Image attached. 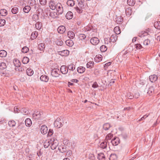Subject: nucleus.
I'll return each instance as SVG.
<instances>
[{
  "instance_id": "nucleus-1",
  "label": "nucleus",
  "mask_w": 160,
  "mask_h": 160,
  "mask_svg": "<svg viewBox=\"0 0 160 160\" xmlns=\"http://www.w3.org/2000/svg\"><path fill=\"white\" fill-rule=\"evenodd\" d=\"M51 148L52 150L55 149L58 145V142L57 140L56 139L54 138H51Z\"/></svg>"
},
{
  "instance_id": "nucleus-2",
  "label": "nucleus",
  "mask_w": 160,
  "mask_h": 160,
  "mask_svg": "<svg viewBox=\"0 0 160 160\" xmlns=\"http://www.w3.org/2000/svg\"><path fill=\"white\" fill-rule=\"evenodd\" d=\"M54 126L57 128H60L62 126V120L60 118H58L54 122Z\"/></svg>"
},
{
  "instance_id": "nucleus-3",
  "label": "nucleus",
  "mask_w": 160,
  "mask_h": 160,
  "mask_svg": "<svg viewBox=\"0 0 160 160\" xmlns=\"http://www.w3.org/2000/svg\"><path fill=\"white\" fill-rule=\"evenodd\" d=\"M60 72L58 69L54 68L52 70L51 72L52 75L54 77H58L60 75Z\"/></svg>"
},
{
  "instance_id": "nucleus-4",
  "label": "nucleus",
  "mask_w": 160,
  "mask_h": 160,
  "mask_svg": "<svg viewBox=\"0 0 160 160\" xmlns=\"http://www.w3.org/2000/svg\"><path fill=\"white\" fill-rule=\"evenodd\" d=\"M42 113L38 111H35L32 115V117L34 119H38L41 117Z\"/></svg>"
},
{
  "instance_id": "nucleus-5",
  "label": "nucleus",
  "mask_w": 160,
  "mask_h": 160,
  "mask_svg": "<svg viewBox=\"0 0 160 160\" xmlns=\"http://www.w3.org/2000/svg\"><path fill=\"white\" fill-rule=\"evenodd\" d=\"M58 8L56 10L57 12L59 14H61L63 12V10L62 6L60 3H58Z\"/></svg>"
},
{
  "instance_id": "nucleus-6",
  "label": "nucleus",
  "mask_w": 160,
  "mask_h": 160,
  "mask_svg": "<svg viewBox=\"0 0 160 160\" xmlns=\"http://www.w3.org/2000/svg\"><path fill=\"white\" fill-rule=\"evenodd\" d=\"M90 42L92 45H96L99 43V40L97 38L94 37L91 38Z\"/></svg>"
},
{
  "instance_id": "nucleus-7",
  "label": "nucleus",
  "mask_w": 160,
  "mask_h": 160,
  "mask_svg": "<svg viewBox=\"0 0 160 160\" xmlns=\"http://www.w3.org/2000/svg\"><path fill=\"white\" fill-rule=\"evenodd\" d=\"M149 31V29L145 31H142L138 33V36L140 38H143L148 35V32Z\"/></svg>"
},
{
  "instance_id": "nucleus-8",
  "label": "nucleus",
  "mask_w": 160,
  "mask_h": 160,
  "mask_svg": "<svg viewBox=\"0 0 160 160\" xmlns=\"http://www.w3.org/2000/svg\"><path fill=\"white\" fill-rule=\"evenodd\" d=\"M48 131V128L46 126L43 125L41 128L40 131L41 133L43 134H46Z\"/></svg>"
},
{
  "instance_id": "nucleus-9",
  "label": "nucleus",
  "mask_w": 160,
  "mask_h": 160,
  "mask_svg": "<svg viewBox=\"0 0 160 160\" xmlns=\"http://www.w3.org/2000/svg\"><path fill=\"white\" fill-rule=\"evenodd\" d=\"M158 77L155 74L151 75L149 77V79L150 81L152 82H156L158 79Z\"/></svg>"
},
{
  "instance_id": "nucleus-10",
  "label": "nucleus",
  "mask_w": 160,
  "mask_h": 160,
  "mask_svg": "<svg viewBox=\"0 0 160 160\" xmlns=\"http://www.w3.org/2000/svg\"><path fill=\"white\" fill-rule=\"evenodd\" d=\"M60 71L62 74H66L68 73V69L66 68V66L62 65L61 67Z\"/></svg>"
},
{
  "instance_id": "nucleus-11",
  "label": "nucleus",
  "mask_w": 160,
  "mask_h": 160,
  "mask_svg": "<svg viewBox=\"0 0 160 160\" xmlns=\"http://www.w3.org/2000/svg\"><path fill=\"white\" fill-rule=\"evenodd\" d=\"M120 140L118 138H115L111 140V142L113 145L116 146L120 143Z\"/></svg>"
},
{
  "instance_id": "nucleus-12",
  "label": "nucleus",
  "mask_w": 160,
  "mask_h": 160,
  "mask_svg": "<svg viewBox=\"0 0 160 160\" xmlns=\"http://www.w3.org/2000/svg\"><path fill=\"white\" fill-rule=\"evenodd\" d=\"M78 5L81 8H84L85 4L84 0H77Z\"/></svg>"
},
{
  "instance_id": "nucleus-13",
  "label": "nucleus",
  "mask_w": 160,
  "mask_h": 160,
  "mask_svg": "<svg viewBox=\"0 0 160 160\" xmlns=\"http://www.w3.org/2000/svg\"><path fill=\"white\" fill-rule=\"evenodd\" d=\"M59 54L62 56H67L69 54V51L67 50H65L58 52Z\"/></svg>"
},
{
  "instance_id": "nucleus-14",
  "label": "nucleus",
  "mask_w": 160,
  "mask_h": 160,
  "mask_svg": "<svg viewBox=\"0 0 160 160\" xmlns=\"http://www.w3.org/2000/svg\"><path fill=\"white\" fill-rule=\"evenodd\" d=\"M66 29L64 26H61L59 27L58 28V31L60 33H63L65 31Z\"/></svg>"
},
{
  "instance_id": "nucleus-15",
  "label": "nucleus",
  "mask_w": 160,
  "mask_h": 160,
  "mask_svg": "<svg viewBox=\"0 0 160 160\" xmlns=\"http://www.w3.org/2000/svg\"><path fill=\"white\" fill-rule=\"evenodd\" d=\"M40 79L42 81L47 82L48 81L49 78L47 76L43 75L40 77Z\"/></svg>"
},
{
  "instance_id": "nucleus-16",
  "label": "nucleus",
  "mask_w": 160,
  "mask_h": 160,
  "mask_svg": "<svg viewBox=\"0 0 160 160\" xmlns=\"http://www.w3.org/2000/svg\"><path fill=\"white\" fill-rule=\"evenodd\" d=\"M56 2H54L53 1H51L49 3V7L51 9L54 10L56 9Z\"/></svg>"
},
{
  "instance_id": "nucleus-17",
  "label": "nucleus",
  "mask_w": 160,
  "mask_h": 160,
  "mask_svg": "<svg viewBox=\"0 0 160 160\" xmlns=\"http://www.w3.org/2000/svg\"><path fill=\"white\" fill-rule=\"evenodd\" d=\"M102 57L100 54H98L94 58L95 61L96 62H99L102 61Z\"/></svg>"
},
{
  "instance_id": "nucleus-18",
  "label": "nucleus",
  "mask_w": 160,
  "mask_h": 160,
  "mask_svg": "<svg viewBox=\"0 0 160 160\" xmlns=\"http://www.w3.org/2000/svg\"><path fill=\"white\" fill-rule=\"evenodd\" d=\"M118 38V36L116 34L112 35L110 38V41L112 42H115Z\"/></svg>"
},
{
  "instance_id": "nucleus-19",
  "label": "nucleus",
  "mask_w": 160,
  "mask_h": 160,
  "mask_svg": "<svg viewBox=\"0 0 160 160\" xmlns=\"http://www.w3.org/2000/svg\"><path fill=\"white\" fill-rule=\"evenodd\" d=\"M66 18L68 19H70L73 17V13L71 12H68L66 15Z\"/></svg>"
},
{
  "instance_id": "nucleus-20",
  "label": "nucleus",
  "mask_w": 160,
  "mask_h": 160,
  "mask_svg": "<svg viewBox=\"0 0 160 160\" xmlns=\"http://www.w3.org/2000/svg\"><path fill=\"white\" fill-rule=\"evenodd\" d=\"M67 4L68 6L73 7L75 4V2L73 0H68L67 2Z\"/></svg>"
},
{
  "instance_id": "nucleus-21",
  "label": "nucleus",
  "mask_w": 160,
  "mask_h": 160,
  "mask_svg": "<svg viewBox=\"0 0 160 160\" xmlns=\"http://www.w3.org/2000/svg\"><path fill=\"white\" fill-rule=\"evenodd\" d=\"M68 36L70 38L73 39L75 37V34L72 31H69L68 32Z\"/></svg>"
},
{
  "instance_id": "nucleus-22",
  "label": "nucleus",
  "mask_w": 160,
  "mask_h": 160,
  "mask_svg": "<svg viewBox=\"0 0 160 160\" xmlns=\"http://www.w3.org/2000/svg\"><path fill=\"white\" fill-rule=\"evenodd\" d=\"M125 12L127 16L128 17H129L132 13V11L130 8H127Z\"/></svg>"
},
{
  "instance_id": "nucleus-23",
  "label": "nucleus",
  "mask_w": 160,
  "mask_h": 160,
  "mask_svg": "<svg viewBox=\"0 0 160 160\" xmlns=\"http://www.w3.org/2000/svg\"><path fill=\"white\" fill-rule=\"evenodd\" d=\"M85 69L83 67H79L77 68L78 72L80 73H82L84 72L85 71Z\"/></svg>"
},
{
  "instance_id": "nucleus-24",
  "label": "nucleus",
  "mask_w": 160,
  "mask_h": 160,
  "mask_svg": "<svg viewBox=\"0 0 160 160\" xmlns=\"http://www.w3.org/2000/svg\"><path fill=\"white\" fill-rule=\"evenodd\" d=\"M25 123L27 126L30 127L32 125V122L30 119L28 118L25 121Z\"/></svg>"
},
{
  "instance_id": "nucleus-25",
  "label": "nucleus",
  "mask_w": 160,
  "mask_h": 160,
  "mask_svg": "<svg viewBox=\"0 0 160 160\" xmlns=\"http://www.w3.org/2000/svg\"><path fill=\"white\" fill-rule=\"evenodd\" d=\"M26 73L29 76H31L33 74V71L30 68H28L26 70Z\"/></svg>"
},
{
  "instance_id": "nucleus-26",
  "label": "nucleus",
  "mask_w": 160,
  "mask_h": 160,
  "mask_svg": "<svg viewBox=\"0 0 160 160\" xmlns=\"http://www.w3.org/2000/svg\"><path fill=\"white\" fill-rule=\"evenodd\" d=\"M35 26L37 29L40 30L42 27V23L39 22H38L36 23Z\"/></svg>"
},
{
  "instance_id": "nucleus-27",
  "label": "nucleus",
  "mask_w": 160,
  "mask_h": 160,
  "mask_svg": "<svg viewBox=\"0 0 160 160\" xmlns=\"http://www.w3.org/2000/svg\"><path fill=\"white\" fill-rule=\"evenodd\" d=\"M98 158L99 160H105V156L103 153H100L98 154Z\"/></svg>"
},
{
  "instance_id": "nucleus-28",
  "label": "nucleus",
  "mask_w": 160,
  "mask_h": 160,
  "mask_svg": "<svg viewBox=\"0 0 160 160\" xmlns=\"http://www.w3.org/2000/svg\"><path fill=\"white\" fill-rule=\"evenodd\" d=\"M0 14L3 16H5L8 14L7 11L5 9H1L0 10Z\"/></svg>"
},
{
  "instance_id": "nucleus-29",
  "label": "nucleus",
  "mask_w": 160,
  "mask_h": 160,
  "mask_svg": "<svg viewBox=\"0 0 160 160\" xmlns=\"http://www.w3.org/2000/svg\"><path fill=\"white\" fill-rule=\"evenodd\" d=\"M114 31L116 34H119L121 32V31L119 27L118 26L114 28Z\"/></svg>"
},
{
  "instance_id": "nucleus-30",
  "label": "nucleus",
  "mask_w": 160,
  "mask_h": 160,
  "mask_svg": "<svg viewBox=\"0 0 160 160\" xmlns=\"http://www.w3.org/2000/svg\"><path fill=\"white\" fill-rule=\"evenodd\" d=\"M31 9L30 7L28 6H26L24 7L23 8V12L26 13H28Z\"/></svg>"
},
{
  "instance_id": "nucleus-31",
  "label": "nucleus",
  "mask_w": 160,
  "mask_h": 160,
  "mask_svg": "<svg viewBox=\"0 0 160 160\" xmlns=\"http://www.w3.org/2000/svg\"><path fill=\"white\" fill-rule=\"evenodd\" d=\"M13 63L14 65L16 67H19L20 66V62L18 60L14 59L13 61Z\"/></svg>"
},
{
  "instance_id": "nucleus-32",
  "label": "nucleus",
  "mask_w": 160,
  "mask_h": 160,
  "mask_svg": "<svg viewBox=\"0 0 160 160\" xmlns=\"http://www.w3.org/2000/svg\"><path fill=\"white\" fill-rule=\"evenodd\" d=\"M51 139L48 140L46 141L44 143V147L45 148H48L50 145L51 142H50Z\"/></svg>"
},
{
  "instance_id": "nucleus-33",
  "label": "nucleus",
  "mask_w": 160,
  "mask_h": 160,
  "mask_svg": "<svg viewBox=\"0 0 160 160\" xmlns=\"http://www.w3.org/2000/svg\"><path fill=\"white\" fill-rule=\"evenodd\" d=\"M7 55V52L4 50L0 51V56L1 57H5Z\"/></svg>"
},
{
  "instance_id": "nucleus-34",
  "label": "nucleus",
  "mask_w": 160,
  "mask_h": 160,
  "mask_svg": "<svg viewBox=\"0 0 160 160\" xmlns=\"http://www.w3.org/2000/svg\"><path fill=\"white\" fill-rule=\"evenodd\" d=\"M68 68L71 70H74L75 69V65L73 63H71L68 66Z\"/></svg>"
},
{
  "instance_id": "nucleus-35",
  "label": "nucleus",
  "mask_w": 160,
  "mask_h": 160,
  "mask_svg": "<svg viewBox=\"0 0 160 160\" xmlns=\"http://www.w3.org/2000/svg\"><path fill=\"white\" fill-rule=\"evenodd\" d=\"M111 127L110 124L107 123L104 124L103 125V128L105 130H108V129Z\"/></svg>"
},
{
  "instance_id": "nucleus-36",
  "label": "nucleus",
  "mask_w": 160,
  "mask_h": 160,
  "mask_svg": "<svg viewBox=\"0 0 160 160\" xmlns=\"http://www.w3.org/2000/svg\"><path fill=\"white\" fill-rule=\"evenodd\" d=\"M66 43L67 46L69 47L72 46L73 44V41L70 40H66Z\"/></svg>"
},
{
  "instance_id": "nucleus-37",
  "label": "nucleus",
  "mask_w": 160,
  "mask_h": 160,
  "mask_svg": "<svg viewBox=\"0 0 160 160\" xmlns=\"http://www.w3.org/2000/svg\"><path fill=\"white\" fill-rule=\"evenodd\" d=\"M117 157L116 154H112L109 158V160H116Z\"/></svg>"
},
{
  "instance_id": "nucleus-38",
  "label": "nucleus",
  "mask_w": 160,
  "mask_h": 160,
  "mask_svg": "<svg viewBox=\"0 0 160 160\" xmlns=\"http://www.w3.org/2000/svg\"><path fill=\"white\" fill-rule=\"evenodd\" d=\"M39 49L43 51L45 48V44L43 43H40L38 46Z\"/></svg>"
},
{
  "instance_id": "nucleus-39",
  "label": "nucleus",
  "mask_w": 160,
  "mask_h": 160,
  "mask_svg": "<svg viewBox=\"0 0 160 160\" xmlns=\"http://www.w3.org/2000/svg\"><path fill=\"white\" fill-rule=\"evenodd\" d=\"M135 3V0H128L127 1V3L128 4L131 6H133L134 5Z\"/></svg>"
},
{
  "instance_id": "nucleus-40",
  "label": "nucleus",
  "mask_w": 160,
  "mask_h": 160,
  "mask_svg": "<svg viewBox=\"0 0 160 160\" xmlns=\"http://www.w3.org/2000/svg\"><path fill=\"white\" fill-rule=\"evenodd\" d=\"M154 26L157 29H160V22L157 21L155 22L154 23Z\"/></svg>"
},
{
  "instance_id": "nucleus-41",
  "label": "nucleus",
  "mask_w": 160,
  "mask_h": 160,
  "mask_svg": "<svg viewBox=\"0 0 160 160\" xmlns=\"http://www.w3.org/2000/svg\"><path fill=\"white\" fill-rule=\"evenodd\" d=\"M22 62L24 64H27L29 62V59L27 57H24L22 60Z\"/></svg>"
},
{
  "instance_id": "nucleus-42",
  "label": "nucleus",
  "mask_w": 160,
  "mask_h": 160,
  "mask_svg": "<svg viewBox=\"0 0 160 160\" xmlns=\"http://www.w3.org/2000/svg\"><path fill=\"white\" fill-rule=\"evenodd\" d=\"M16 122L14 120H11L8 122V125L10 127H13L15 126Z\"/></svg>"
},
{
  "instance_id": "nucleus-43",
  "label": "nucleus",
  "mask_w": 160,
  "mask_h": 160,
  "mask_svg": "<svg viewBox=\"0 0 160 160\" xmlns=\"http://www.w3.org/2000/svg\"><path fill=\"white\" fill-rule=\"evenodd\" d=\"M21 112L22 113H23V114L26 115L29 113V111L25 108H22L21 110Z\"/></svg>"
},
{
  "instance_id": "nucleus-44",
  "label": "nucleus",
  "mask_w": 160,
  "mask_h": 160,
  "mask_svg": "<svg viewBox=\"0 0 160 160\" xmlns=\"http://www.w3.org/2000/svg\"><path fill=\"white\" fill-rule=\"evenodd\" d=\"M107 146V142H101L99 145V147L103 149L105 148Z\"/></svg>"
},
{
  "instance_id": "nucleus-45",
  "label": "nucleus",
  "mask_w": 160,
  "mask_h": 160,
  "mask_svg": "<svg viewBox=\"0 0 160 160\" xmlns=\"http://www.w3.org/2000/svg\"><path fill=\"white\" fill-rule=\"evenodd\" d=\"M38 35V34L37 32H33L31 35V38L32 39H35L37 37Z\"/></svg>"
},
{
  "instance_id": "nucleus-46",
  "label": "nucleus",
  "mask_w": 160,
  "mask_h": 160,
  "mask_svg": "<svg viewBox=\"0 0 160 160\" xmlns=\"http://www.w3.org/2000/svg\"><path fill=\"white\" fill-rule=\"evenodd\" d=\"M11 11L12 13L16 14L18 12V8L17 7H14L12 8Z\"/></svg>"
},
{
  "instance_id": "nucleus-47",
  "label": "nucleus",
  "mask_w": 160,
  "mask_h": 160,
  "mask_svg": "<svg viewBox=\"0 0 160 160\" xmlns=\"http://www.w3.org/2000/svg\"><path fill=\"white\" fill-rule=\"evenodd\" d=\"M6 68V64L4 62H2L0 64V69L1 70H3Z\"/></svg>"
},
{
  "instance_id": "nucleus-48",
  "label": "nucleus",
  "mask_w": 160,
  "mask_h": 160,
  "mask_svg": "<svg viewBox=\"0 0 160 160\" xmlns=\"http://www.w3.org/2000/svg\"><path fill=\"white\" fill-rule=\"evenodd\" d=\"M100 49L102 52H105L107 49V47L104 45H102L100 47Z\"/></svg>"
},
{
  "instance_id": "nucleus-49",
  "label": "nucleus",
  "mask_w": 160,
  "mask_h": 160,
  "mask_svg": "<svg viewBox=\"0 0 160 160\" xmlns=\"http://www.w3.org/2000/svg\"><path fill=\"white\" fill-rule=\"evenodd\" d=\"M94 65L93 62H89L87 64V67L88 68H91Z\"/></svg>"
},
{
  "instance_id": "nucleus-50",
  "label": "nucleus",
  "mask_w": 160,
  "mask_h": 160,
  "mask_svg": "<svg viewBox=\"0 0 160 160\" xmlns=\"http://www.w3.org/2000/svg\"><path fill=\"white\" fill-rule=\"evenodd\" d=\"M28 51H29V48L28 47H27L26 46L23 47L22 48V52L24 53H27Z\"/></svg>"
},
{
  "instance_id": "nucleus-51",
  "label": "nucleus",
  "mask_w": 160,
  "mask_h": 160,
  "mask_svg": "<svg viewBox=\"0 0 160 160\" xmlns=\"http://www.w3.org/2000/svg\"><path fill=\"white\" fill-rule=\"evenodd\" d=\"M154 92V88L153 87H151L148 89L147 93L150 94Z\"/></svg>"
},
{
  "instance_id": "nucleus-52",
  "label": "nucleus",
  "mask_w": 160,
  "mask_h": 160,
  "mask_svg": "<svg viewBox=\"0 0 160 160\" xmlns=\"http://www.w3.org/2000/svg\"><path fill=\"white\" fill-rule=\"evenodd\" d=\"M150 43V40L148 39L145 40L143 42V44L145 46H147L149 45Z\"/></svg>"
},
{
  "instance_id": "nucleus-53",
  "label": "nucleus",
  "mask_w": 160,
  "mask_h": 160,
  "mask_svg": "<svg viewBox=\"0 0 160 160\" xmlns=\"http://www.w3.org/2000/svg\"><path fill=\"white\" fill-rule=\"evenodd\" d=\"M123 21V19L121 17H118L116 19V22L118 23H120Z\"/></svg>"
},
{
  "instance_id": "nucleus-54",
  "label": "nucleus",
  "mask_w": 160,
  "mask_h": 160,
  "mask_svg": "<svg viewBox=\"0 0 160 160\" xmlns=\"http://www.w3.org/2000/svg\"><path fill=\"white\" fill-rule=\"evenodd\" d=\"M6 23L5 20L4 19H1L0 20V27L3 26Z\"/></svg>"
},
{
  "instance_id": "nucleus-55",
  "label": "nucleus",
  "mask_w": 160,
  "mask_h": 160,
  "mask_svg": "<svg viewBox=\"0 0 160 160\" xmlns=\"http://www.w3.org/2000/svg\"><path fill=\"white\" fill-rule=\"evenodd\" d=\"M127 97L128 99H132L134 97V96L130 92H129L127 94Z\"/></svg>"
},
{
  "instance_id": "nucleus-56",
  "label": "nucleus",
  "mask_w": 160,
  "mask_h": 160,
  "mask_svg": "<svg viewBox=\"0 0 160 160\" xmlns=\"http://www.w3.org/2000/svg\"><path fill=\"white\" fill-rule=\"evenodd\" d=\"M76 11L78 13H81L82 12V9L79 8L78 7L75 8H74Z\"/></svg>"
},
{
  "instance_id": "nucleus-57",
  "label": "nucleus",
  "mask_w": 160,
  "mask_h": 160,
  "mask_svg": "<svg viewBox=\"0 0 160 160\" xmlns=\"http://www.w3.org/2000/svg\"><path fill=\"white\" fill-rule=\"evenodd\" d=\"M136 48L138 49H141V48H142V47L141 45L139 43H138L137 44H135V45Z\"/></svg>"
},
{
  "instance_id": "nucleus-58",
  "label": "nucleus",
  "mask_w": 160,
  "mask_h": 160,
  "mask_svg": "<svg viewBox=\"0 0 160 160\" xmlns=\"http://www.w3.org/2000/svg\"><path fill=\"white\" fill-rule=\"evenodd\" d=\"M112 136V134L111 133H110L106 136V139L107 140L110 139Z\"/></svg>"
},
{
  "instance_id": "nucleus-59",
  "label": "nucleus",
  "mask_w": 160,
  "mask_h": 160,
  "mask_svg": "<svg viewBox=\"0 0 160 160\" xmlns=\"http://www.w3.org/2000/svg\"><path fill=\"white\" fill-rule=\"evenodd\" d=\"M39 1L40 4L42 5H45L47 2L46 0H39Z\"/></svg>"
},
{
  "instance_id": "nucleus-60",
  "label": "nucleus",
  "mask_w": 160,
  "mask_h": 160,
  "mask_svg": "<svg viewBox=\"0 0 160 160\" xmlns=\"http://www.w3.org/2000/svg\"><path fill=\"white\" fill-rule=\"evenodd\" d=\"M98 85L96 82H94L92 85V87L94 88H96L98 87Z\"/></svg>"
},
{
  "instance_id": "nucleus-61",
  "label": "nucleus",
  "mask_w": 160,
  "mask_h": 160,
  "mask_svg": "<svg viewBox=\"0 0 160 160\" xmlns=\"http://www.w3.org/2000/svg\"><path fill=\"white\" fill-rule=\"evenodd\" d=\"M148 116V115H144L143 117H142L140 119L138 120V121H140L142 120H143L145 119L146 118H147Z\"/></svg>"
},
{
  "instance_id": "nucleus-62",
  "label": "nucleus",
  "mask_w": 160,
  "mask_h": 160,
  "mask_svg": "<svg viewBox=\"0 0 160 160\" xmlns=\"http://www.w3.org/2000/svg\"><path fill=\"white\" fill-rule=\"evenodd\" d=\"M53 133V131L52 130L50 129L48 133V136H51Z\"/></svg>"
},
{
  "instance_id": "nucleus-63",
  "label": "nucleus",
  "mask_w": 160,
  "mask_h": 160,
  "mask_svg": "<svg viewBox=\"0 0 160 160\" xmlns=\"http://www.w3.org/2000/svg\"><path fill=\"white\" fill-rule=\"evenodd\" d=\"M139 96V94L138 92H136L135 94L134 95V97L136 98H138Z\"/></svg>"
},
{
  "instance_id": "nucleus-64",
  "label": "nucleus",
  "mask_w": 160,
  "mask_h": 160,
  "mask_svg": "<svg viewBox=\"0 0 160 160\" xmlns=\"http://www.w3.org/2000/svg\"><path fill=\"white\" fill-rule=\"evenodd\" d=\"M63 44V42L62 41H58L57 42V44L58 45L61 46Z\"/></svg>"
}]
</instances>
